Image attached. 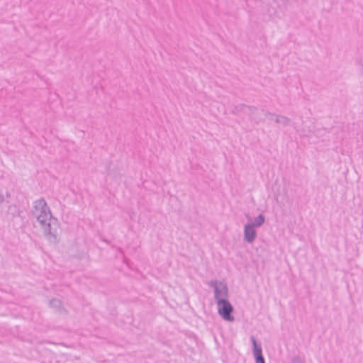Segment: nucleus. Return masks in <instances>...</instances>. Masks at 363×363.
Returning a JSON list of instances; mask_svg holds the SVG:
<instances>
[{"instance_id": "14", "label": "nucleus", "mask_w": 363, "mask_h": 363, "mask_svg": "<svg viewBox=\"0 0 363 363\" xmlns=\"http://www.w3.org/2000/svg\"><path fill=\"white\" fill-rule=\"evenodd\" d=\"M4 201V198L2 195L0 194V203H3Z\"/></svg>"}, {"instance_id": "2", "label": "nucleus", "mask_w": 363, "mask_h": 363, "mask_svg": "<svg viewBox=\"0 0 363 363\" xmlns=\"http://www.w3.org/2000/svg\"><path fill=\"white\" fill-rule=\"evenodd\" d=\"M216 303L219 315L225 321H234L235 318L233 315L234 308L230 301L226 298H222L219 299Z\"/></svg>"}, {"instance_id": "4", "label": "nucleus", "mask_w": 363, "mask_h": 363, "mask_svg": "<svg viewBox=\"0 0 363 363\" xmlns=\"http://www.w3.org/2000/svg\"><path fill=\"white\" fill-rule=\"evenodd\" d=\"M257 111V108L252 106H247L244 104H240L234 106L232 112L233 114H239L240 113H245L252 117L257 123L260 122L262 119L255 116V113Z\"/></svg>"}, {"instance_id": "13", "label": "nucleus", "mask_w": 363, "mask_h": 363, "mask_svg": "<svg viewBox=\"0 0 363 363\" xmlns=\"http://www.w3.org/2000/svg\"><path fill=\"white\" fill-rule=\"evenodd\" d=\"M262 111L263 113H264V115L267 116V117H269V119H271L272 117L275 116L276 117V114L274 113H272L271 112H269V111H265L264 109L262 110Z\"/></svg>"}, {"instance_id": "6", "label": "nucleus", "mask_w": 363, "mask_h": 363, "mask_svg": "<svg viewBox=\"0 0 363 363\" xmlns=\"http://www.w3.org/2000/svg\"><path fill=\"white\" fill-rule=\"evenodd\" d=\"M257 237L255 227L247 223L244 226V240L248 243H252Z\"/></svg>"}, {"instance_id": "10", "label": "nucleus", "mask_w": 363, "mask_h": 363, "mask_svg": "<svg viewBox=\"0 0 363 363\" xmlns=\"http://www.w3.org/2000/svg\"><path fill=\"white\" fill-rule=\"evenodd\" d=\"M264 221L265 217L262 214H259L255 218L254 222L249 223L252 224V225L256 228L262 226L264 224Z\"/></svg>"}, {"instance_id": "12", "label": "nucleus", "mask_w": 363, "mask_h": 363, "mask_svg": "<svg viewBox=\"0 0 363 363\" xmlns=\"http://www.w3.org/2000/svg\"><path fill=\"white\" fill-rule=\"evenodd\" d=\"M256 363H265L264 358L263 355L258 356L255 357Z\"/></svg>"}, {"instance_id": "11", "label": "nucleus", "mask_w": 363, "mask_h": 363, "mask_svg": "<svg viewBox=\"0 0 363 363\" xmlns=\"http://www.w3.org/2000/svg\"><path fill=\"white\" fill-rule=\"evenodd\" d=\"M291 363H303L300 357L296 355L291 359Z\"/></svg>"}, {"instance_id": "9", "label": "nucleus", "mask_w": 363, "mask_h": 363, "mask_svg": "<svg viewBox=\"0 0 363 363\" xmlns=\"http://www.w3.org/2000/svg\"><path fill=\"white\" fill-rule=\"evenodd\" d=\"M275 122L281 123L284 126H288L291 123V119L284 116L277 115L276 116Z\"/></svg>"}, {"instance_id": "1", "label": "nucleus", "mask_w": 363, "mask_h": 363, "mask_svg": "<svg viewBox=\"0 0 363 363\" xmlns=\"http://www.w3.org/2000/svg\"><path fill=\"white\" fill-rule=\"evenodd\" d=\"M33 214L36 217L37 220L41 225H45L48 220L49 221L55 218L52 215L50 207L43 198L34 201Z\"/></svg>"}, {"instance_id": "7", "label": "nucleus", "mask_w": 363, "mask_h": 363, "mask_svg": "<svg viewBox=\"0 0 363 363\" xmlns=\"http://www.w3.org/2000/svg\"><path fill=\"white\" fill-rule=\"evenodd\" d=\"M250 340L253 346V354L257 357L262 354V349L260 344L257 343L256 338L254 336L250 337Z\"/></svg>"}, {"instance_id": "3", "label": "nucleus", "mask_w": 363, "mask_h": 363, "mask_svg": "<svg viewBox=\"0 0 363 363\" xmlns=\"http://www.w3.org/2000/svg\"><path fill=\"white\" fill-rule=\"evenodd\" d=\"M209 286L214 289V298L216 303L219 299L228 298V288L227 285L218 280H211L209 282Z\"/></svg>"}, {"instance_id": "8", "label": "nucleus", "mask_w": 363, "mask_h": 363, "mask_svg": "<svg viewBox=\"0 0 363 363\" xmlns=\"http://www.w3.org/2000/svg\"><path fill=\"white\" fill-rule=\"evenodd\" d=\"M49 306L51 308L57 309L58 311L64 310L62 301L58 298H52L49 301Z\"/></svg>"}, {"instance_id": "5", "label": "nucleus", "mask_w": 363, "mask_h": 363, "mask_svg": "<svg viewBox=\"0 0 363 363\" xmlns=\"http://www.w3.org/2000/svg\"><path fill=\"white\" fill-rule=\"evenodd\" d=\"M44 228V231L48 238L51 241L55 242L57 240V234L58 229V221L57 218H53L48 222H46L45 225H42Z\"/></svg>"}]
</instances>
